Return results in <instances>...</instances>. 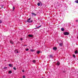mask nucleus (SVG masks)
Masks as SVG:
<instances>
[{
    "mask_svg": "<svg viewBox=\"0 0 78 78\" xmlns=\"http://www.w3.org/2000/svg\"><path fill=\"white\" fill-rule=\"evenodd\" d=\"M12 73V71H9V73L10 74V73Z\"/></svg>",
    "mask_w": 78,
    "mask_h": 78,
    "instance_id": "13",
    "label": "nucleus"
},
{
    "mask_svg": "<svg viewBox=\"0 0 78 78\" xmlns=\"http://www.w3.org/2000/svg\"><path fill=\"white\" fill-rule=\"evenodd\" d=\"M22 72H25V71H23H23H22Z\"/></svg>",
    "mask_w": 78,
    "mask_h": 78,
    "instance_id": "32",
    "label": "nucleus"
},
{
    "mask_svg": "<svg viewBox=\"0 0 78 78\" xmlns=\"http://www.w3.org/2000/svg\"><path fill=\"white\" fill-rule=\"evenodd\" d=\"M53 50H57V48L55 47H54L53 48Z\"/></svg>",
    "mask_w": 78,
    "mask_h": 78,
    "instance_id": "4",
    "label": "nucleus"
},
{
    "mask_svg": "<svg viewBox=\"0 0 78 78\" xmlns=\"http://www.w3.org/2000/svg\"><path fill=\"white\" fill-rule=\"evenodd\" d=\"M64 34L65 36H67L69 34V33L68 32H65L64 33Z\"/></svg>",
    "mask_w": 78,
    "mask_h": 78,
    "instance_id": "2",
    "label": "nucleus"
},
{
    "mask_svg": "<svg viewBox=\"0 0 78 78\" xmlns=\"http://www.w3.org/2000/svg\"><path fill=\"white\" fill-rule=\"evenodd\" d=\"M3 5H2V6H1L2 8H3Z\"/></svg>",
    "mask_w": 78,
    "mask_h": 78,
    "instance_id": "28",
    "label": "nucleus"
},
{
    "mask_svg": "<svg viewBox=\"0 0 78 78\" xmlns=\"http://www.w3.org/2000/svg\"><path fill=\"white\" fill-rule=\"evenodd\" d=\"M32 15H33V16H36V14L34 13H32Z\"/></svg>",
    "mask_w": 78,
    "mask_h": 78,
    "instance_id": "5",
    "label": "nucleus"
},
{
    "mask_svg": "<svg viewBox=\"0 0 78 78\" xmlns=\"http://www.w3.org/2000/svg\"><path fill=\"white\" fill-rule=\"evenodd\" d=\"M75 54H76V53H78V51L77 50L75 51Z\"/></svg>",
    "mask_w": 78,
    "mask_h": 78,
    "instance_id": "10",
    "label": "nucleus"
},
{
    "mask_svg": "<svg viewBox=\"0 0 78 78\" xmlns=\"http://www.w3.org/2000/svg\"><path fill=\"white\" fill-rule=\"evenodd\" d=\"M20 39H21V41H23V38H21Z\"/></svg>",
    "mask_w": 78,
    "mask_h": 78,
    "instance_id": "30",
    "label": "nucleus"
},
{
    "mask_svg": "<svg viewBox=\"0 0 78 78\" xmlns=\"http://www.w3.org/2000/svg\"><path fill=\"white\" fill-rule=\"evenodd\" d=\"M15 9V7H13V9H12V10L14 11V10Z\"/></svg>",
    "mask_w": 78,
    "mask_h": 78,
    "instance_id": "22",
    "label": "nucleus"
},
{
    "mask_svg": "<svg viewBox=\"0 0 78 78\" xmlns=\"http://www.w3.org/2000/svg\"><path fill=\"white\" fill-rule=\"evenodd\" d=\"M30 20H31V18H30L29 19H28V20H27V22H29V23H31V22H33V21L31 20V21H30Z\"/></svg>",
    "mask_w": 78,
    "mask_h": 78,
    "instance_id": "1",
    "label": "nucleus"
},
{
    "mask_svg": "<svg viewBox=\"0 0 78 78\" xmlns=\"http://www.w3.org/2000/svg\"><path fill=\"white\" fill-rule=\"evenodd\" d=\"M28 36L29 37H33V35H31V34H29L28 35Z\"/></svg>",
    "mask_w": 78,
    "mask_h": 78,
    "instance_id": "3",
    "label": "nucleus"
},
{
    "mask_svg": "<svg viewBox=\"0 0 78 78\" xmlns=\"http://www.w3.org/2000/svg\"><path fill=\"white\" fill-rule=\"evenodd\" d=\"M61 31H64V29L63 28H62L61 29Z\"/></svg>",
    "mask_w": 78,
    "mask_h": 78,
    "instance_id": "11",
    "label": "nucleus"
},
{
    "mask_svg": "<svg viewBox=\"0 0 78 78\" xmlns=\"http://www.w3.org/2000/svg\"><path fill=\"white\" fill-rule=\"evenodd\" d=\"M2 23V20H0V23Z\"/></svg>",
    "mask_w": 78,
    "mask_h": 78,
    "instance_id": "23",
    "label": "nucleus"
},
{
    "mask_svg": "<svg viewBox=\"0 0 78 78\" xmlns=\"http://www.w3.org/2000/svg\"><path fill=\"white\" fill-rule=\"evenodd\" d=\"M10 42L12 44H14V43L13 42V41H10Z\"/></svg>",
    "mask_w": 78,
    "mask_h": 78,
    "instance_id": "8",
    "label": "nucleus"
},
{
    "mask_svg": "<svg viewBox=\"0 0 78 78\" xmlns=\"http://www.w3.org/2000/svg\"><path fill=\"white\" fill-rule=\"evenodd\" d=\"M76 22H78V20H76Z\"/></svg>",
    "mask_w": 78,
    "mask_h": 78,
    "instance_id": "29",
    "label": "nucleus"
},
{
    "mask_svg": "<svg viewBox=\"0 0 78 78\" xmlns=\"http://www.w3.org/2000/svg\"><path fill=\"white\" fill-rule=\"evenodd\" d=\"M4 69H7V67H5L4 68Z\"/></svg>",
    "mask_w": 78,
    "mask_h": 78,
    "instance_id": "25",
    "label": "nucleus"
},
{
    "mask_svg": "<svg viewBox=\"0 0 78 78\" xmlns=\"http://www.w3.org/2000/svg\"><path fill=\"white\" fill-rule=\"evenodd\" d=\"M50 58H53V55H50Z\"/></svg>",
    "mask_w": 78,
    "mask_h": 78,
    "instance_id": "21",
    "label": "nucleus"
},
{
    "mask_svg": "<svg viewBox=\"0 0 78 78\" xmlns=\"http://www.w3.org/2000/svg\"><path fill=\"white\" fill-rule=\"evenodd\" d=\"M59 64H60V63H59V62H58L57 63V66H59Z\"/></svg>",
    "mask_w": 78,
    "mask_h": 78,
    "instance_id": "6",
    "label": "nucleus"
},
{
    "mask_svg": "<svg viewBox=\"0 0 78 78\" xmlns=\"http://www.w3.org/2000/svg\"><path fill=\"white\" fill-rule=\"evenodd\" d=\"M25 46H26H26H27V45H24V46L25 47Z\"/></svg>",
    "mask_w": 78,
    "mask_h": 78,
    "instance_id": "31",
    "label": "nucleus"
},
{
    "mask_svg": "<svg viewBox=\"0 0 78 78\" xmlns=\"http://www.w3.org/2000/svg\"><path fill=\"white\" fill-rule=\"evenodd\" d=\"M33 62L36 63V60H33Z\"/></svg>",
    "mask_w": 78,
    "mask_h": 78,
    "instance_id": "7",
    "label": "nucleus"
},
{
    "mask_svg": "<svg viewBox=\"0 0 78 78\" xmlns=\"http://www.w3.org/2000/svg\"><path fill=\"white\" fill-rule=\"evenodd\" d=\"M73 57L74 58H76V56H75V55H73Z\"/></svg>",
    "mask_w": 78,
    "mask_h": 78,
    "instance_id": "18",
    "label": "nucleus"
},
{
    "mask_svg": "<svg viewBox=\"0 0 78 78\" xmlns=\"http://www.w3.org/2000/svg\"><path fill=\"white\" fill-rule=\"evenodd\" d=\"M42 78H44V77H42Z\"/></svg>",
    "mask_w": 78,
    "mask_h": 78,
    "instance_id": "33",
    "label": "nucleus"
},
{
    "mask_svg": "<svg viewBox=\"0 0 78 78\" xmlns=\"http://www.w3.org/2000/svg\"><path fill=\"white\" fill-rule=\"evenodd\" d=\"M42 27V26L41 25L36 28H40V27Z\"/></svg>",
    "mask_w": 78,
    "mask_h": 78,
    "instance_id": "17",
    "label": "nucleus"
},
{
    "mask_svg": "<svg viewBox=\"0 0 78 78\" xmlns=\"http://www.w3.org/2000/svg\"><path fill=\"white\" fill-rule=\"evenodd\" d=\"M62 45H63L62 43H60L59 44V46H60V47H62Z\"/></svg>",
    "mask_w": 78,
    "mask_h": 78,
    "instance_id": "9",
    "label": "nucleus"
},
{
    "mask_svg": "<svg viewBox=\"0 0 78 78\" xmlns=\"http://www.w3.org/2000/svg\"><path fill=\"white\" fill-rule=\"evenodd\" d=\"M13 69H14V70H16V68H15V67H14L13 68Z\"/></svg>",
    "mask_w": 78,
    "mask_h": 78,
    "instance_id": "24",
    "label": "nucleus"
},
{
    "mask_svg": "<svg viewBox=\"0 0 78 78\" xmlns=\"http://www.w3.org/2000/svg\"><path fill=\"white\" fill-rule=\"evenodd\" d=\"M30 51H32V52L34 51V50L31 49Z\"/></svg>",
    "mask_w": 78,
    "mask_h": 78,
    "instance_id": "14",
    "label": "nucleus"
},
{
    "mask_svg": "<svg viewBox=\"0 0 78 78\" xmlns=\"http://www.w3.org/2000/svg\"><path fill=\"white\" fill-rule=\"evenodd\" d=\"M75 3H78V0L75 1Z\"/></svg>",
    "mask_w": 78,
    "mask_h": 78,
    "instance_id": "16",
    "label": "nucleus"
},
{
    "mask_svg": "<svg viewBox=\"0 0 78 78\" xmlns=\"http://www.w3.org/2000/svg\"><path fill=\"white\" fill-rule=\"evenodd\" d=\"M29 49L27 48L26 50V51H29Z\"/></svg>",
    "mask_w": 78,
    "mask_h": 78,
    "instance_id": "20",
    "label": "nucleus"
},
{
    "mask_svg": "<svg viewBox=\"0 0 78 78\" xmlns=\"http://www.w3.org/2000/svg\"><path fill=\"white\" fill-rule=\"evenodd\" d=\"M15 51H17V53H19V51H17V50H15Z\"/></svg>",
    "mask_w": 78,
    "mask_h": 78,
    "instance_id": "27",
    "label": "nucleus"
},
{
    "mask_svg": "<svg viewBox=\"0 0 78 78\" xmlns=\"http://www.w3.org/2000/svg\"><path fill=\"white\" fill-rule=\"evenodd\" d=\"M9 66L10 67H12V64H9Z\"/></svg>",
    "mask_w": 78,
    "mask_h": 78,
    "instance_id": "12",
    "label": "nucleus"
},
{
    "mask_svg": "<svg viewBox=\"0 0 78 78\" xmlns=\"http://www.w3.org/2000/svg\"><path fill=\"white\" fill-rule=\"evenodd\" d=\"M23 78H25V76H23Z\"/></svg>",
    "mask_w": 78,
    "mask_h": 78,
    "instance_id": "26",
    "label": "nucleus"
},
{
    "mask_svg": "<svg viewBox=\"0 0 78 78\" xmlns=\"http://www.w3.org/2000/svg\"><path fill=\"white\" fill-rule=\"evenodd\" d=\"M37 5L38 6H40V3H39V2L38 3Z\"/></svg>",
    "mask_w": 78,
    "mask_h": 78,
    "instance_id": "19",
    "label": "nucleus"
},
{
    "mask_svg": "<svg viewBox=\"0 0 78 78\" xmlns=\"http://www.w3.org/2000/svg\"><path fill=\"white\" fill-rule=\"evenodd\" d=\"M37 54H39L40 53V51H37Z\"/></svg>",
    "mask_w": 78,
    "mask_h": 78,
    "instance_id": "15",
    "label": "nucleus"
}]
</instances>
